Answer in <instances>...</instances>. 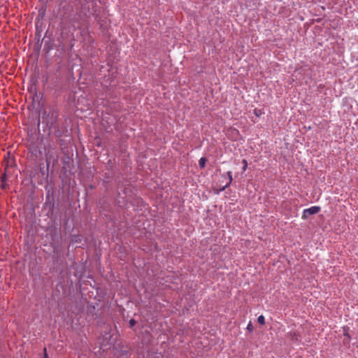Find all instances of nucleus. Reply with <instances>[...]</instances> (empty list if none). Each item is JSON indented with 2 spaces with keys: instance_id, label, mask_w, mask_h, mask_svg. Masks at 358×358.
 <instances>
[{
  "instance_id": "1",
  "label": "nucleus",
  "mask_w": 358,
  "mask_h": 358,
  "mask_svg": "<svg viewBox=\"0 0 358 358\" xmlns=\"http://www.w3.org/2000/svg\"><path fill=\"white\" fill-rule=\"evenodd\" d=\"M320 206H312L310 208L304 209L302 214V218L306 220L311 215L317 214L320 211Z\"/></svg>"
},
{
  "instance_id": "2",
  "label": "nucleus",
  "mask_w": 358,
  "mask_h": 358,
  "mask_svg": "<svg viewBox=\"0 0 358 358\" xmlns=\"http://www.w3.org/2000/svg\"><path fill=\"white\" fill-rule=\"evenodd\" d=\"M1 187L3 189H6L8 187V184H7V173L6 172H4L1 177Z\"/></svg>"
},
{
  "instance_id": "3",
  "label": "nucleus",
  "mask_w": 358,
  "mask_h": 358,
  "mask_svg": "<svg viewBox=\"0 0 358 358\" xmlns=\"http://www.w3.org/2000/svg\"><path fill=\"white\" fill-rule=\"evenodd\" d=\"M207 159L205 157H201L199 161V165L201 168H204L206 166V163Z\"/></svg>"
},
{
  "instance_id": "4",
  "label": "nucleus",
  "mask_w": 358,
  "mask_h": 358,
  "mask_svg": "<svg viewBox=\"0 0 358 358\" xmlns=\"http://www.w3.org/2000/svg\"><path fill=\"white\" fill-rule=\"evenodd\" d=\"M227 176H228V178H229V182H228V183H227V185L223 187V189H224L225 187H228V186L231 183L232 180H233V178H232V172H231V171H228V172H227Z\"/></svg>"
},
{
  "instance_id": "5",
  "label": "nucleus",
  "mask_w": 358,
  "mask_h": 358,
  "mask_svg": "<svg viewBox=\"0 0 358 358\" xmlns=\"http://www.w3.org/2000/svg\"><path fill=\"white\" fill-rule=\"evenodd\" d=\"M55 118H56V115H55V113H54V112H52V120H51V121H50V120H48L46 121V124H47V125H49V124H50V125H52V124H53V123H54V122H55Z\"/></svg>"
},
{
  "instance_id": "6",
  "label": "nucleus",
  "mask_w": 358,
  "mask_h": 358,
  "mask_svg": "<svg viewBox=\"0 0 358 358\" xmlns=\"http://www.w3.org/2000/svg\"><path fill=\"white\" fill-rule=\"evenodd\" d=\"M257 322L261 324H265V318L264 317V315H259L257 318Z\"/></svg>"
},
{
  "instance_id": "7",
  "label": "nucleus",
  "mask_w": 358,
  "mask_h": 358,
  "mask_svg": "<svg viewBox=\"0 0 358 358\" xmlns=\"http://www.w3.org/2000/svg\"><path fill=\"white\" fill-rule=\"evenodd\" d=\"M247 329L249 331H253V326L251 323V322H250L247 326Z\"/></svg>"
},
{
  "instance_id": "8",
  "label": "nucleus",
  "mask_w": 358,
  "mask_h": 358,
  "mask_svg": "<svg viewBox=\"0 0 358 358\" xmlns=\"http://www.w3.org/2000/svg\"><path fill=\"white\" fill-rule=\"evenodd\" d=\"M243 171H245L247 167H248V163H247V161L245 159H243Z\"/></svg>"
},
{
  "instance_id": "9",
  "label": "nucleus",
  "mask_w": 358,
  "mask_h": 358,
  "mask_svg": "<svg viewBox=\"0 0 358 358\" xmlns=\"http://www.w3.org/2000/svg\"><path fill=\"white\" fill-rule=\"evenodd\" d=\"M136 324V321L134 319L129 320V325L133 327Z\"/></svg>"
},
{
  "instance_id": "10",
  "label": "nucleus",
  "mask_w": 358,
  "mask_h": 358,
  "mask_svg": "<svg viewBox=\"0 0 358 358\" xmlns=\"http://www.w3.org/2000/svg\"><path fill=\"white\" fill-rule=\"evenodd\" d=\"M74 241L76 242V243H78V242L81 241V239H80V238L79 236H76L74 238Z\"/></svg>"
},
{
  "instance_id": "11",
  "label": "nucleus",
  "mask_w": 358,
  "mask_h": 358,
  "mask_svg": "<svg viewBox=\"0 0 358 358\" xmlns=\"http://www.w3.org/2000/svg\"><path fill=\"white\" fill-rule=\"evenodd\" d=\"M46 114H47V112H46V111H44V113H43V116H42V119H43V120H45V116L46 115Z\"/></svg>"
},
{
  "instance_id": "12",
  "label": "nucleus",
  "mask_w": 358,
  "mask_h": 358,
  "mask_svg": "<svg viewBox=\"0 0 358 358\" xmlns=\"http://www.w3.org/2000/svg\"><path fill=\"white\" fill-rule=\"evenodd\" d=\"M43 353H44V356L45 355V354H48V353H47V349H46V348H43Z\"/></svg>"
},
{
  "instance_id": "13",
  "label": "nucleus",
  "mask_w": 358,
  "mask_h": 358,
  "mask_svg": "<svg viewBox=\"0 0 358 358\" xmlns=\"http://www.w3.org/2000/svg\"><path fill=\"white\" fill-rule=\"evenodd\" d=\"M43 358H49V357H48V354H45V356H43Z\"/></svg>"
}]
</instances>
